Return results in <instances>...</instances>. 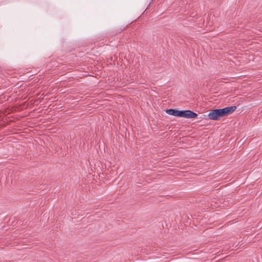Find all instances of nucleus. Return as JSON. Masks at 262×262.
Returning a JSON list of instances; mask_svg holds the SVG:
<instances>
[{
  "label": "nucleus",
  "mask_w": 262,
  "mask_h": 262,
  "mask_svg": "<svg viewBox=\"0 0 262 262\" xmlns=\"http://www.w3.org/2000/svg\"><path fill=\"white\" fill-rule=\"evenodd\" d=\"M197 117L198 114L192 111L189 110H182L181 117L192 119L195 118Z\"/></svg>",
  "instance_id": "obj_2"
},
{
  "label": "nucleus",
  "mask_w": 262,
  "mask_h": 262,
  "mask_svg": "<svg viewBox=\"0 0 262 262\" xmlns=\"http://www.w3.org/2000/svg\"><path fill=\"white\" fill-rule=\"evenodd\" d=\"M235 105L227 106L223 108L213 109L210 111L208 115L210 119L218 120L221 117L231 114L236 109Z\"/></svg>",
  "instance_id": "obj_1"
},
{
  "label": "nucleus",
  "mask_w": 262,
  "mask_h": 262,
  "mask_svg": "<svg viewBox=\"0 0 262 262\" xmlns=\"http://www.w3.org/2000/svg\"><path fill=\"white\" fill-rule=\"evenodd\" d=\"M165 112L167 114L169 115L181 117L182 110H178L174 108H170L167 109Z\"/></svg>",
  "instance_id": "obj_3"
}]
</instances>
